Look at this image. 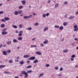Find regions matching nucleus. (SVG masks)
Here are the masks:
<instances>
[{
  "label": "nucleus",
  "instance_id": "32",
  "mask_svg": "<svg viewBox=\"0 0 78 78\" xmlns=\"http://www.w3.org/2000/svg\"><path fill=\"white\" fill-rule=\"evenodd\" d=\"M68 52V50H65L63 51V52H64V53H67V52Z\"/></svg>",
  "mask_w": 78,
  "mask_h": 78
},
{
  "label": "nucleus",
  "instance_id": "28",
  "mask_svg": "<svg viewBox=\"0 0 78 78\" xmlns=\"http://www.w3.org/2000/svg\"><path fill=\"white\" fill-rule=\"evenodd\" d=\"M63 25L64 26H66V25H67V23L65 22L63 23Z\"/></svg>",
  "mask_w": 78,
  "mask_h": 78
},
{
  "label": "nucleus",
  "instance_id": "38",
  "mask_svg": "<svg viewBox=\"0 0 78 78\" xmlns=\"http://www.w3.org/2000/svg\"><path fill=\"white\" fill-rule=\"evenodd\" d=\"M58 69L59 67H58V66L55 67V70H58Z\"/></svg>",
  "mask_w": 78,
  "mask_h": 78
},
{
  "label": "nucleus",
  "instance_id": "42",
  "mask_svg": "<svg viewBox=\"0 0 78 78\" xmlns=\"http://www.w3.org/2000/svg\"><path fill=\"white\" fill-rule=\"evenodd\" d=\"M1 21L2 22H6L5 20H4L3 19H2Z\"/></svg>",
  "mask_w": 78,
  "mask_h": 78
},
{
  "label": "nucleus",
  "instance_id": "50",
  "mask_svg": "<svg viewBox=\"0 0 78 78\" xmlns=\"http://www.w3.org/2000/svg\"><path fill=\"white\" fill-rule=\"evenodd\" d=\"M71 57H72V58H75V55H73Z\"/></svg>",
  "mask_w": 78,
  "mask_h": 78
},
{
  "label": "nucleus",
  "instance_id": "57",
  "mask_svg": "<svg viewBox=\"0 0 78 78\" xmlns=\"http://www.w3.org/2000/svg\"><path fill=\"white\" fill-rule=\"evenodd\" d=\"M15 62H19V60H15Z\"/></svg>",
  "mask_w": 78,
  "mask_h": 78
},
{
  "label": "nucleus",
  "instance_id": "15",
  "mask_svg": "<svg viewBox=\"0 0 78 78\" xmlns=\"http://www.w3.org/2000/svg\"><path fill=\"white\" fill-rule=\"evenodd\" d=\"M48 40H46L45 41H44V44H47V43H48Z\"/></svg>",
  "mask_w": 78,
  "mask_h": 78
},
{
  "label": "nucleus",
  "instance_id": "23",
  "mask_svg": "<svg viewBox=\"0 0 78 78\" xmlns=\"http://www.w3.org/2000/svg\"><path fill=\"white\" fill-rule=\"evenodd\" d=\"M12 27H13V28H14L15 29H16V28H17V27L15 25H13L12 26Z\"/></svg>",
  "mask_w": 78,
  "mask_h": 78
},
{
  "label": "nucleus",
  "instance_id": "7",
  "mask_svg": "<svg viewBox=\"0 0 78 78\" xmlns=\"http://www.w3.org/2000/svg\"><path fill=\"white\" fill-rule=\"evenodd\" d=\"M2 53L4 55H7V52H6V51H3Z\"/></svg>",
  "mask_w": 78,
  "mask_h": 78
},
{
  "label": "nucleus",
  "instance_id": "51",
  "mask_svg": "<svg viewBox=\"0 0 78 78\" xmlns=\"http://www.w3.org/2000/svg\"><path fill=\"white\" fill-rule=\"evenodd\" d=\"M22 35V34L21 33H20L19 34V36H21Z\"/></svg>",
  "mask_w": 78,
  "mask_h": 78
},
{
  "label": "nucleus",
  "instance_id": "17",
  "mask_svg": "<svg viewBox=\"0 0 78 78\" xmlns=\"http://www.w3.org/2000/svg\"><path fill=\"white\" fill-rule=\"evenodd\" d=\"M20 64H21V65H23L24 64V62L23 61H21L20 62Z\"/></svg>",
  "mask_w": 78,
  "mask_h": 78
},
{
  "label": "nucleus",
  "instance_id": "44",
  "mask_svg": "<svg viewBox=\"0 0 78 78\" xmlns=\"http://www.w3.org/2000/svg\"><path fill=\"white\" fill-rule=\"evenodd\" d=\"M45 16H46V15H45V14H44L43 15V17H44V18H45Z\"/></svg>",
  "mask_w": 78,
  "mask_h": 78
},
{
  "label": "nucleus",
  "instance_id": "36",
  "mask_svg": "<svg viewBox=\"0 0 78 78\" xmlns=\"http://www.w3.org/2000/svg\"><path fill=\"white\" fill-rule=\"evenodd\" d=\"M32 29V28L31 27H29L27 28L28 30H31V29Z\"/></svg>",
  "mask_w": 78,
  "mask_h": 78
},
{
  "label": "nucleus",
  "instance_id": "24",
  "mask_svg": "<svg viewBox=\"0 0 78 78\" xmlns=\"http://www.w3.org/2000/svg\"><path fill=\"white\" fill-rule=\"evenodd\" d=\"M18 39L19 41H21V40H22V37H19L18 38Z\"/></svg>",
  "mask_w": 78,
  "mask_h": 78
},
{
  "label": "nucleus",
  "instance_id": "20",
  "mask_svg": "<svg viewBox=\"0 0 78 78\" xmlns=\"http://www.w3.org/2000/svg\"><path fill=\"white\" fill-rule=\"evenodd\" d=\"M5 67V65H0V68H4V67Z\"/></svg>",
  "mask_w": 78,
  "mask_h": 78
},
{
  "label": "nucleus",
  "instance_id": "61",
  "mask_svg": "<svg viewBox=\"0 0 78 78\" xmlns=\"http://www.w3.org/2000/svg\"><path fill=\"white\" fill-rule=\"evenodd\" d=\"M2 46H2V44L0 45V48H2Z\"/></svg>",
  "mask_w": 78,
  "mask_h": 78
},
{
  "label": "nucleus",
  "instance_id": "49",
  "mask_svg": "<svg viewBox=\"0 0 78 78\" xmlns=\"http://www.w3.org/2000/svg\"><path fill=\"white\" fill-rule=\"evenodd\" d=\"M32 72V71L29 70L28 71V73H31Z\"/></svg>",
  "mask_w": 78,
  "mask_h": 78
},
{
  "label": "nucleus",
  "instance_id": "19",
  "mask_svg": "<svg viewBox=\"0 0 78 78\" xmlns=\"http://www.w3.org/2000/svg\"><path fill=\"white\" fill-rule=\"evenodd\" d=\"M13 42H14V43H16L17 42V40L16 39H15L13 40Z\"/></svg>",
  "mask_w": 78,
  "mask_h": 78
},
{
  "label": "nucleus",
  "instance_id": "27",
  "mask_svg": "<svg viewBox=\"0 0 78 78\" xmlns=\"http://www.w3.org/2000/svg\"><path fill=\"white\" fill-rule=\"evenodd\" d=\"M9 63H12V62H13V61L12 60H9Z\"/></svg>",
  "mask_w": 78,
  "mask_h": 78
},
{
  "label": "nucleus",
  "instance_id": "30",
  "mask_svg": "<svg viewBox=\"0 0 78 78\" xmlns=\"http://www.w3.org/2000/svg\"><path fill=\"white\" fill-rule=\"evenodd\" d=\"M31 67H32V66H28L26 69H30V68H31Z\"/></svg>",
  "mask_w": 78,
  "mask_h": 78
},
{
  "label": "nucleus",
  "instance_id": "14",
  "mask_svg": "<svg viewBox=\"0 0 78 78\" xmlns=\"http://www.w3.org/2000/svg\"><path fill=\"white\" fill-rule=\"evenodd\" d=\"M4 20H5V21H6V20H9L10 19L9 18L5 17L4 18Z\"/></svg>",
  "mask_w": 78,
  "mask_h": 78
},
{
  "label": "nucleus",
  "instance_id": "6",
  "mask_svg": "<svg viewBox=\"0 0 78 78\" xmlns=\"http://www.w3.org/2000/svg\"><path fill=\"white\" fill-rule=\"evenodd\" d=\"M8 34L7 32L3 31L2 33V35H5V34Z\"/></svg>",
  "mask_w": 78,
  "mask_h": 78
},
{
  "label": "nucleus",
  "instance_id": "59",
  "mask_svg": "<svg viewBox=\"0 0 78 78\" xmlns=\"http://www.w3.org/2000/svg\"><path fill=\"white\" fill-rule=\"evenodd\" d=\"M76 15H77L78 14V12H76Z\"/></svg>",
  "mask_w": 78,
  "mask_h": 78
},
{
  "label": "nucleus",
  "instance_id": "55",
  "mask_svg": "<svg viewBox=\"0 0 78 78\" xmlns=\"http://www.w3.org/2000/svg\"><path fill=\"white\" fill-rule=\"evenodd\" d=\"M75 68H77V67H78V65H76V66H75Z\"/></svg>",
  "mask_w": 78,
  "mask_h": 78
},
{
  "label": "nucleus",
  "instance_id": "12",
  "mask_svg": "<svg viewBox=\"0 0 78 78\" xmlns=\"http://www.w3.org/2000/svg\"><path fill=\"white\" fill-rule=\"evenodd\" d=\"M64 29V27L62 26H61L59 27V30H62Z\"/></svg>",
  "mask_w": 78,
  "mask_h": 78
},
{
  "label": "nucleus",
  "instance_id": "39",
  "mask_svg": "<svg viewBox=\"0 0 78 78\" xmlns=\"http://www.w3.org/2000/svg\"><path fill=\"white\" fill-rule=\"evenodd\" d=\"M4 12L3 11H1L0 12V14H3Z\"/></svg>",
  "mask_w": 78,
  "mask_h": 78
},
{
  "label": "nucleus",
  "instance_id": "41",
  "mask_svg": "<svg viewBox=\"0 0 78 78\" xmlns=\"http://www.w3.org/2000/svg\"><path fill=\"white\" fill-rule=\"evenodd\" d=\"M35 26H38V25H39V23H35Z\"/></svg>",
  "mask_w": 78,
  "mask_h": 78
},
{
  "label": "nucleus",
  "instance_id": "43",
  "mask_svg": "<svg viewBox=\"0 0 78 78\" xmlns=\"http://www.w3.org/2000/svg\"><path fill=\"white\" fill-rule=\"evenodd\" d=\"M40 45H41V47H43L44 46V44H43L42 43Z\"/></svg>",
  "mask_w": 78,
  "mask_h": 78
},
{
  "label": "nucleus",
  "instance_id": "4",
  "mask_svg": "<svg viewBox=\"0 0 78 78\" xmlns=\"http://www.w3.org/2000/svg\"><path fill=\"white\" fill-rule=\"evenodd\" d=\"M36 59V57L34 56H33L29 58L30 60H34Z\"/></svg>",
  "mask_w": 78,
  "mask_h": 78
},
{
  "label": "nucleus",
  "instance_id": "63",
  "mask_svg": "<svg viewBox=\"0 0 78 78\" xmlns=\"http://www.w3.org/2000/svg\"><path fill=\"white\" fill-rule=\"evenodd\" d=\"M35 39H36V38H34L32 39V41H34V40H35Z\"/></svg>",
  "mask_w": 78,
  "mask_h": 78
},
{
  "label": "nucleus",
  "instance_id": "45",
  "mask_svg": "<svg viewBox=\"0 0 78 78\" xmlns=\"http://www.w3.org/2000/svg\"><path fill=\"white\" fill-rule=\"evenodd\" d=\"M19 28H22V24H20L19 26Z\"/></svg>",
  "mask_w": 78,
  "mask_h": 78
},
{
  "label": "nucleus",
  "instance_id": "3",
  "mask_svg": "<svg viewBox=\"0 0 78 78\" xmlns=\"http://www.w3.org/2000/svg\"><path fill=\"white\" fill-rule=\"evenodd\" d=\"M31 16H32L31 15H30L28 16H24L23 17V19H28V18H30V17H31Z\"/></svg>",
  "mask_w": 78,
  "mask_h": 78
},
{
  "label": "nucleus",
  "instance_id": "56",
  "mask_svg": "<svg viewBox=\"0 0 78 78\" xmlns=\"http://www.w3.org/2000/svg\"><path fill=\"white\" fill-rule=\"evenodd\" d=\"M67 17V15H65V16H64L65 18H66V17Z\"/></svg>",
  "mask_w": 78,
  "mask_h": 78
},
{
  "label": "nucleus",
  "instance_id": "52",
  "mask_svg": "<svg viewBox=\"0 0 78 78\" xmlns=\"http://www.w3.org/2000/svg\"><path fill=\"white\" fill-rule=\"evenodd\" d=\"M71 61H73V60H74V58H71Z\"/></svg>",
  "mask_w": 78,
  "mask_h": 78
},
{
  "label": "nucleus",
  "instance_id": "18",
  "mask_svg": "<svg viewBox=\"0 0 78 78\" xmlns=\"http://www.w3.org/2000/svg\"><path fill=\"white\" fill-rule=\"evenodd\" d=\"M7 44L8 45H11V41H8V42H6Z\"/></svg>",
  "mask_w": 78,
  "mask_h": 78
},
{
  "label": "nucleus",
  "instance_id": "62",
  "mask_svg": "<svg viewBox=\"0 0 78 78\" xmlns=\"http://www.w3.org/2000/svg\"><path fill=\"white\" fill-rule=\"evenodd\" d=\"M61 41L62 42V41H64V38H63L62 40H61Z\"/></svg>",
  "mask_w": 78,
  "mask_h": 78
},
{
  "label": "nucleus",
  "instance_id": "53",
  "mask_svg": "<svg viewBox=\"0 0 78 78\" xmlns=\"http://www.w3.org/2000/svg\"><path fill=\"white\" fill-rule=\"evenodd\" d=\"M58 76H61V74H59L58 75Z\"/></svg>",
  "mask_w": 78,
  "mask_h": 78
},
{
  "label": "nucleus",
  "instance_id": "60",
  "mask_svg": "<svg viewBox=\"0 0 78 78\" xmlns=\"http://www.w3.org/2000/svg\"><path fill=\"white\" fill-rule=\"evenodd\" d=\"M36 14L35 13H34L33 14V16H35V15H36Z\"/></svg>",
  "mask_w": 78,
  "mask_h": 78
},
{
  "label": "nucleus",
  "instance_id": "22",
  "mask_svg": "<svg viewBox=\"0 0 78 78\" xmlns=\"http://www.w3.org/2000/svg\"><path fill=\"white\" fill-rule=\"evenodd\" d=\"M48 29V27H45L44 28V31H47Z\"/></svg>",
  "mask_w": 78,
  "mask_h": 78
},
{
  "label": "nucleus",
  "instance_id": "29",
  "mask_svg": "<svg viewBox=\"0 0 78 78\" xmlns=\"http://www.w3.org/2000/svg\"><path fill=\"white\" fill-rule=\"evenodd\" d=\"M4 73H5V74H9V73H10V72H6V71H5L4 72Z\"/></svg>",
  "mask_w": 78,
  "mask_h": 78
},
{
  "label": "nucleus",
  "instance_id": "40",
  "mask_svg": "<svg viewBox=\"0 0 78 78\" xmlns=\"http://www.w3.org/2000/svg\"><path fill=\"white\" fill-rule=\"evenodd\" d=\"M19 9H22L23 8V6H20L19 7Z\"/></svg>",
  "mask_w": 78,
  "mask_h": 78
},
{
  "label": "nucleus",
  "instance_id": "33",
  "mask_svg": "<svg viewBox=\"0 0 78 78\" xmlns=\"http://www.w3.org/2000/svg\"><path fill=\"white\" fill-rule=\"evenodd\" d=\"M18 14H21L22 13V10L18 11Z\"/></svg>",
  "mask_w": 78,
  "mask_h": 78
},
{
  "label": "nucleus",
  "instance_id": "58",
  "mask_svg": "<svg viewBox=\"0 0 78 78\" xmlns=\"http://www.w3.org/2000/svg\"><path fill=\"white\" fill-rule=\"evenodd\" d=\"M3 47H6V44L4 45H3Z\"/></svg>",
  "mask_w": 78,
  "mask_h": 78
},
{
  "label": "nucleus",
  "instance_id": "64",
  "mask_svg": "<svg viewBox=\"0 0 78 78\" xmlns=\"http://www.w3.org/2000/svg\"><path fill=\"white\" fill-rule=\"evenodd\" d=\"M30 61H27V63H28V64H29V63H30Z\"/></svg>",
  "mask_w": 78,
  "mask_h": 78
},
{
  "label": "nucleus",
  "instance_id": "8",
  "mask_svg": "<svg viewBox=\"0 0 78 78\" xmlns=\"http://www.w3.org/2000/svg\"><path fill=\"white\" fill-rule=\"evenodd\" d=\"M38 60L37 59H36L35 60H34V62H33L34 63H37V62H38Z\"/></svg>",
  "mask_w": 78,
  "mask_h": 78
},
{
  "label": "nucleus",
  "instance_id": "35",
  "mask_svg": "<svg viewBox=\"0 0 78 78\" xmlns=\"http://www.w3.org/2000/svg\"><path fill=\"white\" fill-rule=\"evenodd\" d=\"M45 66L47 67H50V65L49 64H47Z\"/></svg>",
  "mask_w": 78,
  "mask_h": 78
},
{
  "label": "nucleus",
  "instance_id": "13",
  "mask_svg": "<svg viewBox=\"0 0 78 78\" xmlns=\"http://www.w3.org/2000/svg\"><path fill=\"white\" fill-rule=\"evenodd\" d=\"M74 17L73 16H70L69 18V19H72L74 18Z\"/></svg>",
  "mask_w": 78,
  "mask_h": 78
},
{
  "label": "nucleus",
  "instance_id": "26",
  "mask_svg": "<svg viewBox=\"0 0 78 78\" xmlns=\"http://www.w3.org/2000/svg\"><path fill=\"white\" fill-rule=\"evenodd\" d=\"M55 28H57V29L59 28V26H55Z\"/></svg>",
  "mask_w": 78,
  "mask_h": 78
},
{
  "label": "nucleus",
  "instance_id": "2",
  "mask_svg": "<svg viewBox=\"0 0 78 78\" xmlns=\"http://www.w3.org/2000/svg\"><path fill=\"white\" fill-rule=\"evenodd\" d=\"M74 30L75 31H78V26L76 25H75L74 26Z\"/></svg>",
  "mask_w": 78,
  "mask_h": 78
},
{
  "label": "nucleus",
  "instance_id": "1",
  "mask_svg": "<svg viewBox=\"0 0 78 78\" xmlns=\"http://www.w3.org/2000/svg\"><path fill=\"white\" fill-rule=\"evenodd\" d=\"M22 74L23 75H24V78H27L28 76V73L26 72L25 71H22L21 72Z\"/></svg>",
  "mask_w": 78,
  "mask_h": 78
},
{
  "label": "nucleus",
  "instance_id": "54",
  "mask_svg": "<svg viewBox=\"0 0 78 78\" xmlns=\"http://www.w3.org/2000/svg\"><path fill=\"white\" fill-rule=\"evenodd\" d=\"M6 29H4L3 30V31H6Z\"/></svg>",
  "mask_w": 78,
  "mask_h": 78
},
{
  "label": "nucleus",
  "instance_id": "5",
  "mask_svg": "<svg viewBox=\"0 0 78 78\" xmlns=\"http://www.w3.org/2000/svg\"><path fill=\"white\" fill-rule=\"evenodd\" d=\"M35 53L37 55H42V53L39 51H36Z\"/></svg>",
  "mask_w": 78,
  "mask_h": 78
},
{
  "label": "nucleus",
  "instance_id": "21",
  "mask_svg": "<svg viewBox=\"0 0 78 78\" xmlns=\"http://www.w3.org/2000/svg\"><path fill=\"white\" fill-rule=\"evenodd\" d=\"M59 6V4L58 3H55V8H57Z\"/></svg>",
  "mask_w": 78,
  "mask_h": 78
},
{
  "label": "nucleus",
  "instance_id": "37",
  "mask_svg": "<svg viewBox=\"0 0 78 78\" xmlns=\"http://www.w3.org/2000/svg\"><path fill=\"white\" fill-rule=\"evenodd\" d=\"M67 3H68V2H67V1H65L64 2V4H65V5H67Z\"/></svg>",
  "mask_w": 78,
  "mask_h": 78
},
{
  "label": "nucleus",
  "instance_id": "16",
  "mask_svg": "<svg viewBox=\"0 0 78 78\" xmlns=\"http://www.w3.org/2000/svg\"><path fill=\"white\" fill-rule=\"evenodd\" d=\"M5 24H2L1 25L0 27H1V28H3V27H5Z\"/></svg>",
  "mask_w": 78,
  "mask_h": 78
},
{
  "label": "nucleus",
  "instance_id": "9",
  "mask_svg": "<svg viewBox=\"0 0 78 78\" xmlns=\"http://www.w3.org/2000/svg\"><path fill=\"white\" fill-rule=\"evenodd\" d=\"M14 14L15 15H16V16H17V15H18V12L17 11H16L14 12Z\"/></svg>",
  "mask_w": 78,
  "mask_h": 78
},
{
  "label": "nucleus",
  "instance_id": "48",
  "mask_svg": "<svg viewBox=\"0 0 78 78\" xmlns=\"http://www.w3.org/2000/svg\"><path fill=\"white\" fill-rule=\"evenodd\" d=\"M74 40L75 41H78V39L77 38H75Z\"/></svg>",
  "mask_w": 78,
  "mask_h": 78
},
{
  "label": "nucleus",
  "instance_id": "34",
  "mask_svg": "<svg viewBox=\"0 0 78 78\" xmlns=\"http://www.w3.org/2000/svg\"><path fill=\"white\" fill-rule=\"evenodd\" d=\"M8 53H11V50H9L7 51Z\"/></svg>",
  "mask_w": 78,
  "mask_h": 78
},
{
  "label": "nucleus",
  "instance_id": "46",
  "mask_svg": "<svg viewBox=\"0 0 78 78\" xmlns=\"http://www.w3.org/2000/svg\"><path fill=\"white\" fill-rule=\"evenodd\" d=\"M63 70V68H61L60 69V71H62Z\"/></svg>",
  "mask_w": 78,
  "mask_h": 78
},
{
  "label": "nucleus",
  "instance_id": "47",
  "mask_svg": "<svg viewBox=\"0 0 78 78\" xmlns=\"http://www.w3.org/2000/svg\"><path fill=\"white\" fill-rule=\"evenodd\" d=\"M49 14H49V13H47V14H46V16L47 17H48V16H49Z\"/></svg>",
  "mask_w": 78,
  "mask_h": 78
},
{
  "label": "nucleus",
  "instance_id": "31",
  "mask_svg": "<svg viewBox=\"0 0 78 78\" xmlns=\"http://www.w3.org/2000/svg\"><path fill=\"white\" fill-rule=\"evenodd\" d=\"M36 47V45H32L31 46V47L32 48H33V47Z\"/></svg>",
  "mask_w": 78,
  "mask_h": 78
},
{
  "label": "nucleus",
  "instance_id": "10",
  "mask_svg": "<svg viewBox=\"0 0 78 78\" xmlns=\"http://www.w3.org/2000/svg\"><path fill=\"white\" fill-rule=\"evenodd\" d=\"M44 75V73H41L38 76V78H41V76H42Z\"/></svg>",
  "mask_w": 78,
  "mask_h": 78
},
{
  "label": "nucleus",
  "instance_id": "25",
  "mask_svg": "<svg viewBox=\"0 0 78 78\" xmlns=\"http://www.w3.org/2000/svg\"><path fill=\"white\" fill-rule=\"evenodd\" d=\"M21 2L23 3V4H25L26 2L24 0H22L21 1Z\"/></svg>",
  "mask_w": 78,
  "mask_h": 78
},
{
  "label": "nucleus",
  "instance_id": "11",
  "mask_svg": "<svg viewBox=\"0 0 78 78\" xmlns=\"http://www.w3.org/2000/svg\"><path fill=\"white\" fill-rule=\"evenodd\" d=\"M30 57V55H24L23 56V57L25 58H29Z\"/></svg>",
  "mask_w": 78,
  "mask_h": 78
}]
</instances>
